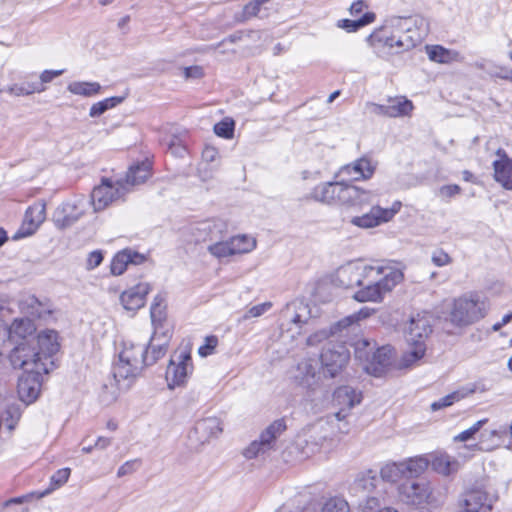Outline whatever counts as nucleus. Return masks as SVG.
I'll return each instance as SVG.
<instances>
[{"mask_svg":"<svg viewBox=\"0 0 512 512\" xmlns=\"http://www.w3.org/2000/svg\"><path fill=\"white\" fill-rule=\"evenodd\" d=\"M70 472V468H62L56 471L50 478V488L43 491L38 497H44L51 493L54 489L64 485L69 479Z\"/></svg>","mask_w":512,"mask_h":512,"instance_id":"de8ad7c7","label":"nucleus"},{"mask_svg":"<svg viewBox=\"0 0 512 512\" xmlns=\"http://www.w3.org/2000/svg\"><path fill=\"white\" fill-rule=\"evenodd\" d=\"M426 53L431 61L442 64L456 61L459 57L458 52L446 49L440 45H427Z\"/></svg>","mask_w":512,"mask_h":512,"instance_id":"473e14b6","label":"nucleus"},{"mask_svg":"<svg viewBox=\"0 0 512 512\" xmlns=\"http://www.w3.org/2000/svg\"><path fill=\"white\" fill-rule=\"evenodd\" d=\"M193 431L197 435V441L204 444L222 433L221 421L214 416L203 418L196 422Z\"/></svg>","mask_w":512,"mask_h":512,"instance_id":"393cba45","label":"nucleus"},{"mask_svg":"<svg viewBox=\"0 0 512 512\" xmlns=\"http://www.w3.org/2000/svg\"><path fill=\"white\" fill-rule=\"evenodd\" d=\"M432 492L431 483L425 478L406 479L398 486L400 500L409 505L428 503Z\"/></svg>","mask_w":512,"mask_h":512,"instance_id":"f8f14e48","label":"nucleus"},{"mask_svg":"<svg viewBox=\"0 0 512 512\" xmlns=\"http://www.w3.org/2000/svg\"><path fill=\"white\" fill-rule=\"evenodd\" d=\"M375 20L373 12H366L358 19H342L337 23V27L346 30L347 32H356L360 28L372 23Z\"/></svg>","mask_w":512,"mask_h":512,"instance_id":"4c0bfd02","label":"nucleus"},{"mask_svg":"<svg viewBox=\"0 0 512 512\" xmlns=\"http://www.w3.org/2000/svg\"><path fill=\"white\" fill-rule=\"evenodd\" d=\"M145 346L130 344L124 345L123 350L119 353V359L113 366V376L120 383L121 380H132L137 377L146 365Z\"/></svg>","mask_w":512,"mask_h":512,"instance_id":"423d86ee","label":"nucleus"},{"mask_svg":"<svg viewBox=\"0 0 512 512\" xmlns=\"http://www.w3.org/2000/svg\"><path fill=\"white\" fill-rule=\"evenodd\" d=\"M380 479L377 477V473L373 470H368L358 474L351 486V492L354 496L359 498L365 495L375 494L380 484Z\"/></svg>","mask_w":512,"mask_h":512,"instance_id":"412c9836","label":"nucleus"},{"mask_svg":"<svg viewBox=\"0 0 512 512\" xmlns=\"http://www.w3.org/2000/svg\"><path fill=\"white\" fill-rule=\"evenodd\" d=\"M475 392V389H469L467 393H462L460 391L452 392L439 400L433 402L431 404V410L437 411L445 407H449L460 399L464 398L465 395L472 394Z\"/></svg>","mask_w":512,"mask_h":512,"instance_id":"49530a36","label":"nucleus"},{"mask_svg":"<svg viewBox=\"0 0 512 512\" xmlns=\"http://www.w3.org/2000/svg\"><path fill=\"white\" fill-rule=\"evenodd\" d=\"M111 442H112L111 438L100 436L96 440L94 447L99 450H104L108 446H110Z\"/></svg>","mask_w":512,"mask_h":512,"instance_id":"774afa93","label":"nucleus"},{"mask_svg":"<svg viewBox=\"0 0 512 512\" xmlns=\"http://www.w3.org/2000/svg\"><path fill=\"white\" fill-rule=\"evenodd\" d=\"M285 314L289 318L290 322L299 328H301L302 325L307 324L311 318L309 306L302 300H295L288 304Z\"/></svg>","mask_w":512,"mask_h":512,"instance_id":"cd10ccee","label":"nucleus"},{"mask_svg":"<svg viewBox=\"0 0 512 512\" xmlns=\"http://www.w3.org/2000/svg\"><path fill=\"white\" fill-rule=\"evenodd\" d=\"M403 279V273L391 266H372L360 261L340 266L334 283L343 288L359 287L354 299L358 302H379Z\"/></svg>","mask_w":512,"mask_h":512,"instance_id":"f257e3e1","label":"nucleus"},{"mask_svg":"<svg viewBox=\"0 0 512 512\" xmlns=\"http://www.w3.org/2000/svg\"><path fill=\"white\" fill-rule=\"evenodd\" d=\"M125 100V96H114L94 103L89 111L90 117H99L107 110L117 106Z\"/></svg>","mask_w":512,"mask_h":512,"instance_id":"79ce46f5","label":"nucleus"},{"mask_svg":"<svg viewBox=\"0 0 512 512\" xmlns=\"http://www.w3.org/2000/svg\"><path fill=\"white\" fill-rule=\"evenodd\" d=\"M270 307H271V303H269V302H265V303H261V304L255 305V306L251 307L246 312V314L244 315V319H248V318H251V317H259L263 313H265L268 309H270Z\"/></svg>","mask_w":512,"mask_h":512,"instance_id":"13d9d810","label":"nucleus"},{"mask_svg":"<svg viewBox=\"0 0 512 512\" xmlns=\"http://www.w3.org/2000/svg\"><path fill=\"white\" fill-rule=\"evenodd\" d=\"M348 502L340 497L328 499L322 506L321 512H349Z\"/></svg>","mask_w":512,"mask_h":512,"instance_id":"09e8293b","label":"nucleus"},{"mask_svg":"<svg viewBox=\"0 0 512 512\" xmlns=\"http://www.w3.org/2000/svg\"><path fill=\"white\" fill-rule=\"evenodd\" d=\"M102 87L98 82L74 81L68 84L67 90L84 97H92L100 93Z\"/></svg>","mask_w":512,"mask_h":512,"instance_id":"c9c22d12","label":"nucleus"},{"mask_svg":"<svg viewBox=\"0 0 512 512\" xmlns=\"http://www.w3.org/2000/svg\"><path fill=\"white\" fill-rule=\"evenodd\" d=\"M365 6H366V4L363 0H357V1L353 2L350 7V14L352 16L360 15Z\"/></svg>","mask_w":512,"mask_h":512,"instance_id":"69168bd1","label":"nucleus"},{"mask_svg":"<svg viewBox=\"0 0 512 512\" xmlns=\"http://www.w3.org/2000/svg\"><path fill=\"white\" fill-rule=\"evenodd\" d=\"M270 0H252L249 3H247L244 7L241 13L237 14L235 16V19L238 22H245L252 17H256L258 13L261 10L262 5L269 2Z\"/></svg>","mask_w":512,"mask_h":512,"instance_id":"a18cd8bd","label":"nucleus"},{"mask_svg":"<svg viewBox=\"0 0 512 512\" xmlns=\"http://www.w3.org/2000/svg\"><path fill=\"white\" fill-rule=\"evenodd\" d=\"M23 348L13 349L10 354V362L14 368L22 369L19 377L17 391L21 401L26 404L33 403L39 396L43 382V375L50 372L47 363L30 362L25 358Z\"/></svg>","mask_w":512,"mask_h":512,"instance_id":"7ed1b4c3","label":"nucleus"},{"mask_svg":"<svg viewBox=\"0 0 512 512\" xmlns=\"http://www.w3.org/2000/svg\"><path fill=\"white\" fill-rule=\"evenodd\" d=\"M461 192V188L457 184L444 185L440 188L439 193L442 197L451 198Z\"/></svg>","mask_w":512,"mask_h":512,"instance_id":"e2e57ef3","label":"nucleus"},{"mask_svg":"<svg viewBox=\"0 0 512 512\" xmlns=\"http://www.w3.org/2000/svg\"><path fill=\"white\" fill-rule=\"evenodd\" d=\"M491 509L488 494L481 489H472L460 496L457 512H490Z\"/></svg>","mask_w":512,"mask_h":512,"instance_id":"a211bd4d","label":"nucleus"},{"mask_svg":"<svg viewBox=\"0 0 512 512\" xmlns=\"http://www.w3.org/2000/svg\"><path fill=\"white\" fill-rule=\"evenodd\" d=\"M139 465L140 461L138 459L127 461L119 467L117 476L123 477L125 475L131 474L138 468Z\"/></svg>","mask_w":512,"mask_h":512,"instance_id":"bf43d9fd","label":"nucleus"},{"mask_svg":"<svg viewBox=\"0 0 512 512\" xmlns=\"http://www.w3.org/2000/svg\"><path fill=\"white\" fill-rule=\"evenodd\" d=\"M386 502L382 496V491H376L375 494L365 495L359 498L358 508L361 512H382Z\"/></svg>","mask_w":512,"mask_h":512,"instance_id":"72a5a7b5","label":"nucleus"},{"mask_svg":"<svg viewBox=\"0 0 512 512\" xmlns=\"http://www.w3.org/2000/svg\"><path fill=\"white\" fill-rule=\"evenodd\" d=\"M46 217V205L38 202L28 207L22 227L15 233L14 239H20L32 235Z\"/></svg>","mask_w":512,"mask_h":512,"instance_id":"6ab92c4d","label":"nucleus"},{"mask_svg":"<svg viewBox=\"0 0 512 512\" xmlns=\"http://www.w3.org/2000/svg\"><path fill=\"white\" fill-rule=\"evenodd\" d=\"M432 263L437 267H443L452 263V258L443 249L438 248L432 252L431 255Z\"/></svg>","mask_w":512,"mask_h":512,"instance_id":"864d4df0","label":"nucleus"},{"mask_svg":"<svg viewBox=\"0 0 512 512\" xmlns=\"http://www.w3.org/2000/svg\"><path fill=\"white\" fill-rule=\"evenodd\" d=\"M323 426H313L310 428L306 434L307 438L305 439L307 454L315 453L322 447L323 443L327 440V434L324 433Z\"/></svg>","mask_w":512,"mask_h":512,"instance_id":"f704fd0d","label":"nucleus"},{"mask_svg":"<svg viewBox=\"0 0 512 512\" xmlns=\"http://www.w3.org/2000/svg\"><path fill=\"white\" fill-rule=\"evenodd\" d=\"M229 243L233 255L248 253L256 246L255 239L246 235L231 237Z\"/></svg>","mask_w":512,"mask_h":512,"instance_id":"58836bf2","label":"nucleus"},{"mask_svg":"<svg viewBox=\"0 0 512 512\" xmlns=\"http://www.w3.org/2000/svg\"><path fill=\"white\" fill-rule=\"evenodd\" d=\"M342 191L341 204L358 208L372 205L368 213L351 219L353 225L361 228H373L390 221L402 206L400 201H395L390 208H382L379 205H375L376 194L354 185L344 184Z\"/></svg>","mask_w":512,"mask_h":512,"instance_id":"f03ea898","label":"nucleus"},{"mask_svg":"<svg viewBox=\"0 0 512 512\" xmlns=\"http://www.w3.org/2000/svg\"><path fill=\"white\" fill-rule=\"evenodd\" d=\"M430 465V459L426 456H416L401 461L404 477L406 479H420L419 476L425 472Z\"/></svg>","mask_w":512,"mask_h":512,"instance_id":"c85d7f7f","label":"nucleus"},{"mask_svg":"<svg viewBox=\"0 0 512 512\" xmlns=\"http://www.w3.org/2000/svg\"><path fill=\"white\" fill-rule=\"evenodd\" d=\"M145 260L146 258L143 254L131 249H124L113 257L110 266L111 273L115 276H119L125 272L129 264L139 265Z\"/></svg>","mask_w":512,"mask_h":512,"instance_id":"b1692460","label":"nucleus"},{"mask_svg":"<svg viewBox=\"0 0 512 512\" xmlns=\"http://www.w3.org/2000/svg\"><path fill=\"white\" fill-rule=\"evenodd\" d=\"M429 459L432 469L443 476H450L460 469L459 461L445 452L435 453Z\"/></svg>","mask_w":512,"mask_h":512,"instance_id":"a878e982","label":"nucleus"},{"mask_svg":"<svg viewBox=\"0 0 512 512\" xmlns=\"http://www.w3.org/2000/svg\"><path fill=\"white\" fill-rule=\"evenodd\" d=\"M328 337V333L325 331H321L318 333H315L314 335H311L307 339L308 345H315L316 343L322 341L323 339H326Z\"/></svg>","mask_w":512,"mask_h":512,"instance_id":"338daca9","label":"nucleus"},{"mask_svg":"<svg viewBox=\"0 0 512 512\" xmlns=\"http://www.w3.org/2000/svg\"><path fill=\"white\" fill-rule=\"evenodd\" d=\"M367 42L379 57H384L387 54L385 49L389 50L388 53H400L415 47V40L409 39L405 32L399 36H389L384 29L370 34L367 37Z\"/></svg>","mask_w":512,"mask_h":512,"instance_id":"9d476101","label":"nucleus"},{"mask_svg":"<svg viewBox=\"0 0 512 512\" xmlns=\"http://www.w3.org/2000/svg\"><path fill=\"white\" fill-rule=\"evenodd\" d=\"M356 322H357V316H353V315L347 316V317L339 320L338 322L334 323L330 327V334L336 335L337 333L342 332L344 329H347L348 327H350L351 325H353Z\"/></svg>","mask_w":512,"mask_h":512,"instance_id":"5fc2aeb1","label":"nucleus"},{"mask_svg":"<svg viewBox=\"0 0 512 512\" xmlns=\"http://www.w3.org/2000/svg\"><path fill=\"white\" fill-rule=\"evenodd\" d=\"M488 419H481L474 423L470 428L464 430L454 437L456 442H465L474 437V435L487 423Z\"/></svg>","mask_w":512,"mask_h":512,"instance_id":"603ef678","label":"nucleus"},{"mask_svg":"<svg viewBox=\"0 0 512 512\" xmlns=\"http://www.w3.org/2000/svg\"><path fill=\"white\" fill-rule=\"evenodd\" d=\"M192 370L193 364L190 352L186 350L175 352L166 370L168 387L173 389L186 383Z\"/></svg>","mask_w":512,"mask_h":512,"instance_id":"ddd939ff","label":"nucleus"},{"mask_svg":"<svg viewBox=\"0 0 512 512\" xmlns=\"http://www.w3.org/2000/svg\"><path fill=\"white\" fill-rule=\"evenodd\" d=\"M86 204V200L80 197L60 205L53 214L56 227L65 229L77 222L85 214Z\"/></svg>","mask_w":512,"mask_h":512,"instance_id":"2eb2a0df","label":"nucleus"},{"mask_svg":"<svg viewBox=\"0 0 512 512\" xmlns=\"http://www.w3.org/2000/svg\"><path fill=\"white\" fill-rule=\"evenodd\" d=\"M355 356L366 362L364 369L367 373L380 377L392 364L393 349L386 345L374 351V344L364 339L357 342Z\"/></svg>","mask_w":512,"mask_h":512,"instance_id":"39448f33","label":"nucleus"},{"mask_svg":"<svg viewBox=\"0 0 512 512\" xmlns=\"http://www.w3.org/2000/svg\"><path fill=\"white\" fill-rule=\"evenodd\" d=\"M370 114L389 118L403 117L413 110V103L405 97L389 98L385 104L368 102L366 104Z\"/></svg>","mask_w":512,"mask_h":512,"instance_id":"dca6fc26","label":"nucleus"},{"mask_svg":"<svg viewBox=\"0 0 512 512\" xmlns=\"http://www.w3.org/2000/svg\"><path fill=\"white\" fill-rule=\"evenodd\" d=\"M208 251L218 259L233 256L229 240L216 241L208 246Z\"/></svg>","mask_w":512,"mask_h":512,"instance_id":"3c124183","label":"nucleus"},{"mask_svg":"<svg viewBox=\"0 0 512 512\" xmlns=\"http://www.w3.org/2000/svg\"><path fill=\"white\" fill-rule=\"evenodd\" d=\"M46 90L45 86L41 83L24 82L21 84H13L5 91L14 96H27L33 93H41Z\"/></svg>","mask_w":512,"mask_h":512,"instance_id":"ea45409f","label":"nucleus"},{"mask_svg":"<svg viewBox=\"0 0 512 512\" xmlns=\"http://www.w3.org/2000/svg\"><path fill=\"white\" fill-rule=\"evenodd\" d=\"M184 75L186 78H200L203 75V69L199 66L186 67Z\"/></svg>","mask_w":512,"mask_h":512,"instance_id":"0e129e2a","label":"nucleus"},{"mask_svg":"<svg viewBox=\"0 0 512 512\" xmlns=\"http://www.w3.org/2000/svg\"><path fill=\"white\" fill-rule=\"evenodd\" d=\"M151 165L148 162H141L135 166H131L125 178L120 181L124 182L127 188L144 183L150 176Z\"/></svg>","mask_w":512,"mask_h":512,"instance_id":"7c9ffc66","label":"nucleus"},{"mask_svg":"<svg viewBox=\"0 0 512 512\" xmlns=\"http://www.w3.org/2000/svg\"><path fill=\"white\" fill-rule=\"evenodd\" d=\"M65 72L64 69L61 70H44L40 74V81H35L34 83H41L42 86H45L46 83H50L54 78L61 76Z\"/></svg>","mask_w":512,"mask_h":512,"instance_id":"052dcab7","label":"nucleus"},{"mask_svg":"<svg viewBox=\"0 0 512 512\" xmlns=\"http://www.w3.org/2000/svg\"><path fill=\"white\" fill-rule=\"evenodd\" d=\"M362 401V393L349 385L338 387L333 393V404L339 407V411L335 413L337 420L342 421L349 411L359 405Z\"/></svg>","mask_w":512,"mask_h":512,"instance_id":"f3484780","label":"nucleus"},{"mask_svg":"<svg viewBox=\"0 0 512 512\" xmlns=\"http://www.w3.org/2000/svg\"><path fill=\"white\" fill-rule=\"evenodd\" d=\"M34 331L33 323L29 319H15L9 327V335L26 338Z\"/></svg>","mask_w":512,"mask_h":512,"instance_id":"c03bdc74","label":"nucleus"},{"mask_svg":"<svg viewBox=\"0 0 512 512\" xmlns=\"http://www.w3.org/2000/svg\"><path fill=\"white\" fill-rule=\"evenodd\" d=\"M224 224L220 221L206 220L196 224L192 228V233L196 242L206 240H217L222 231Z\"/></svg>","mask_w":512,"mask_h":512,"instance_id":"bb28decb","label":"nucleus"},{"mask_svg":"<svg viewBox=\"0 0 512 512\" xmlns=\"http://www.w3.org/2000/svg\"><path fill=\"white\" fill-rule=\"evenodd\" d=\"M344 184L339 182L322 183L313 189L312 198L316 201L333 204L341 203Z\"/></svg>","mask_w":512,"mask_h":512,"instance_id":"5701e85b","label":"nucleus"},{"mask_svg":"<svg viewBox=\"0 0 512 512\" xmlns=\"http://www.w3.org/2000/svg\"><path fill=\"white\" fill-rule=\"evenodd\" d=\"M295 380L301 387L309 391H315L320 383V375L317 372L316 365L310 360L300 362L297 366Z\"/></svg>","mask_w":512,"mask_h":512,"instance_id":"4be33fe9","label":"nucleus"},{"mask_svg":"<svg viewBox=\"0 0 512 512\" xmlns=\"http://www.w3.org/2000/svg\"><path fill=\"white\" fill-rule=\"evenodd\" d=\"M488 309V303L478 294H465L453 300L447 321L455 327L465 328L483 319Z\"/></svg>","mask_w":512,"mask_h":512,"instance_id":"20e7f679","label":"nucleus"},{"mask_svg":"<svg viewBox=\"0 0 512 512\" xmlns=\"http://www.w3.org/2000/svg\"><path fill=\"white\" fill-rule=\"evenodd\" d=\"M165 341L163 343H160L158 345H154L152 342L149 343L148 347H145V359L146 366L153 365L158 359L163 357L166 353L167 348V335L165 333H162ZM154 337H152L151 341H153Z\"/></svg>","mask_w":512,"mask_h":512,"instance_id":"37998d69","label":"nucleus"},{"mask_svg":"<svg viewBox=\"0 0 512 512\" xmlns=\"http://www.w3.org/2000/svg\"><path fill=\"white\" fill-rule=\"evenodd\" d=\"M151 287L149 283H139L120 295V302L125 310L136 311L144 306Z\"/></svg>","mask_w":512,"mask_h":512,"instance_id":"aec40b11","label":"nucleus"},{"mask_svg":"<svg viewBox=\"0 0 512 512\" xmlns=\"http://www.w3.org/2000/svg\"><path fill=\"white\" fill-rule=\"evenodd\" d=\"M167 147L171 154L176 157H183L186 152L185 146L181 143V140L178 137H172L167 142Z\"/></svg>","mask_w":512,"mask_h":512,"instance_id":"6e6d98bb","label":"nucleus"},{"mask_svg":"<svg viewBox=\"0 0 512 512\" xmlns=\"http://www.w3.org/2000/svg\"><path fill=\"white\" fill-rule=\"evenodd\" d=\"M128 192L129 188L120 179L113 181L110 178L103 177L101 183L92 190L90 203L94 212H100L112 203L123 200Z\"/></svg>","mask_w":512,"mask_h":512,"instance_id":"1a4fd4ad","label":"nucleus"},{"mask_svg":"<svg viewBox=\"0 0 512 512\" xmlns=\"http://www.w3.org/2000/svg\"><path fill=\"white\" fill-rule=\"evenodd\" d=\"M103 261V254L101 251H92L87 259V268L92 270L98 267Z\"/></svg>","mask_w":512,"mask_h":512,"instance_id":"680f3d73","label":"nucleus"},{"mask_svg":"<svg viewBox=\"0 0 512 512\" xmlns=\"http://www.w3.org/2000/svg\"><path fill=\"white\" fill-rule=\"evenodd\" d=\"M235 122L232 119L226 118L214 125V132L217 136L231 139L234 135Z\"/></svg>","mask_w":512,"mask_h":512,"instance_id":"8fccbe9b","label":"nucleus"},{"mask_svg":"<svg viewBox=\"0 0 512 512\" xmlns=\"http://www.w3.org/2000/svg\"><path fill=\"white\" fill-rule=\"evenodd\" d=\"M20 348H23L25 358L30 362L47 363V367L51 370L54 365L52 356L59 350L57 333L53 330L43 331L38 334L35 343H21L14 349Z\"/></svg>","mask_w":512,"mask_h":512,"instance_id":"0eeeda50","label":"nucleus"},{"mask_svg":"<svg viewBox=\"0 0 512 512\" xmlns=\"http://www.w3.org/2000/svg\"><path fill=\"white\" fill-rule=\"evenodd\" d=\"M286 423L284 419H277L272 422L243 452L247 459H253L275 449L277 439L285 432Z\"/></svg>","mask_w":512,"mask_h":512,"instance_id":"9b49d317","label":"nucleus"},{"mask_svg":"<svg viewBox=\"0 0 512 512\" xmlns=\"http://www.w3.org/2000/svg\"><path fill=\"white\" fill-rule=\"evenodd\" d=\"M401 462H391L385 464L380 470L382 481L395 483L401 479H405Z\"/></svg>","mask_w":512,"mask_h":512,"instance_id":"a19ab883","label":"nucleus"},{"mask_svg":"<svg viewBox=\"0 0 512 512\" xmlns=\"http://www.w3.org/2000/svg\"><path fill=\"white\" fill-rule=\"evenodd\" d=\"M350 352L343 344H329L320 355L324 372L331 378L335 377L346 366Z\"/></svg>","mask_w":512,"mask_h":512,"instance_id":"4468645a","label":"nucleus"},{"mask_svg":"<svg viewBox=\"0 0 512 512\" xmlns=\"http://www.w3.org/2000/svg\"><path fill=\"white\" fill-rule=\"evenodd\" d=\"M218 344V339L216 336H207L205 338V344L201 347H199L198 353L205 357L213 352L215 347Z\"/></svg>","mask_w":512,"mask_h":512,"instance_id":"4d7b16f0","label":"nucleus"},{"mask_svg":"<svg viewBox=\"0 0 512 512\" xmlns=\"http://www.w3.org/2000/svg\"><path fill=\"white\" fill-rule=\"evenodd\" d=\"M432 332L429 320L425 317L412 318L406 331V341L411 350L404 356L405 365L420 360L425 353V339Z\"/></svg>","mask_w":512,"mask_h":512,"instance_id":"6e6552de","label":"nucleus"},{"mask_svg":"<svg viewBox=\"0 0 512 512\" xmlns=\"http://www.w3.org/2000/svg\"><path fill=\"white\" fill-rule=\"evenodd\" d=\"M166 308L167 305L165 303L164 297L161 294L156 295L150 307V317L154 327V336L160 332V329L163 327V324L166 321Z\"/></svg>","mask_w":512,"mask_h":512,"instance_id":"2f4dec72","label":"nucleus"},{"mask_svg":"<svg viewBox=\"0 0 512 512\" xmlns=\"http://www.w3.org/2000/svg\"><path fill=\"white\" fill-rule=\"evenodd\" d=\"M375 167L368 158H360L352 164H348L342 168V173L353 176L355 180L369 179L374 173Z\"/></svg>","mask_w":512,"mask_h":512,"instance_id":"c756f323","label":"nucleus"},{"mask_svg":"<svg viewBox=\"0 0 512 512\" xmlns=\"http://www.w3.org/2000/svg\"><path fill=\"white\" fill-rule=\"evenodd\" d=\"M495 180L507 189L512 188V163L509 161L494 162Z\"/></svg>","mask_w":512,"mask_h":512,"instance_id":"e433bc0d","label":"nucleus"}]
</instances>
